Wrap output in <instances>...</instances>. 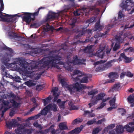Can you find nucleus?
<instances>
[{"label":"nucleus","instance_id":"nucleus-1","mask_svg":"<svg viewBox=\"0 0 134 134\" xmlns=\"http://www.w3.org/2000/svg\"><path fill=\"white\" fill-rule=\"evenodd\" d=\"M65 49L62 48L58 51V54L53 55L47 57H44L39 61L40 69H42L50 65L52 67L56 68L58 69H60V67L57 64L60 63V60L62 59V55Z\"/></svg>","mask_w":134,"mask_h":134},{"label":"nucleus","instance_id":"nucleus-2","mask_svg":"<svg viewBox=\"0 0 134 134\" xmlns=\"http://www.w3.org/2000/svg\"><path fill=\"white\" fill-rule=\"evenodd\" d=\"M18 60L19 65L24 69L27 74H32L33 72L35 71V69H40V65L39 64V61L37 64L35 63H28L24 59H19Z\"/></svg>","mask_w":134,"mask_h":134},{"label":"nucleus","instance_id":"nucleus-3","mask_svg":"<svg viewBox=\"0 0 134 134\" xmlns=\"http://www.w3.org/2000/svg\"><path fill=\"white\" fill-rule=\"evenodd\" d=\"M66 88L69 91L70 94H72L75 92V90L76 91L80 92L83 89L88 88L83 84L76 82L72 85H68L66 87Z\"/></svg>","mask_w":134,"mask_h":134},{"label":"nucleus","instance_id":"nucleus-4","mask_svg":"<svg viewBox=\"0 0 134 134\" xmlns=\"http://www.w3.org/2000/svg\"><path fill=\"white\" fill-rule=\"evenodd\" d=\"M34 13L24 12V14H21L18 15V17H21L22 18L23 21L29 24L30 23L31 21H34L35 19V16L36 15H34Z\"/></svg>","mask_w":134,"mask_h":134},{"label":"nucleus","instance_id":"nucleus-5","mask_svg":"<svg viewBox=\"0 0 134 134\" xmlns=\"http://www.w3.org/2000/svg\"><path fill=\"white\" fill-rule=\"evenodd\" d=\"M4 14H5V15H3V14L2 15L0 19V21L8 22L9 23H16V18L15 17L16 16L18 17V15H19L17 14L12 15L5 13H4Z\"/></svg>","mask_w":134,"mask_h":134},{"label":"nucleus","instance_id":"nucleus-6","mask_svg":"<svg viewBox=\"0 0 134 134\" xmlns=\"http://www.w3.org/2000/svg\"><path fill=\"white\" fill-rule=\"evenodd\" d=\"M59 15L58 13H55L52 11H49L46 18V21H52L55 19H58Z\"/></svg>","mask_w":134,"mask_h":134},{"label":"nucleus","instance_id":"nucleus-7","mask_svg":"<svg viewBox=\"0 0 134 134\" xmlns=\"http://www.w3.org/2000/svg\"><path fill=\"white\" fill-rule=\"evenodd\" d=\"M87 33L88 34L87 35V37L85 41H80L79 40L75 43V44H76L80 43H82L84 42H92L93 41L94 38L92 36L91 37V35H92V30H88L87 31Z\"/></svg>","mask_w":134,"mask_h":134},{"label":"nucleus","instance_id":"nucleus-8","mask_svg":"<svg viewBox=\"0 0 134 134\" xmlns=\"http://www.w3.org/2000/svg\"><path fill=\"white\" fill-rule=\"evenodd\" d=\"M83 74H81V75H79L77 76L73 79V81L75 82H79L81 83H87L88 81V77L85 76L83 78H81Z\"/></svg>","mask_w":134,"mask_h":134},{"label":"nucleus","instance_id":"nucleus-9","mask_svg":"<svg viewBox=\"0 0 134 134\" xmlns=\"http://www.w3.org/2000/svg\"><path fill=\"white\" fill-rule=\"evenodd\" d=\"M105 46L103 47L100 46L99 49L95 53V55L98 58H103L105 55V51L104 50L105 49Z\"/></svg>","mask_w":134,"mask_h":134},{"label":"nucleus","instance_id":"nucleus-10","mask_svg":"<svg viewBox=\"0 0 134 134\" xmlns=\"http://www.w3.org/2000/svg\"><path fill=\"white\" fill-rule=\"evenodd\" d=\"M128 35V34L127 33H125L123 35L122 33L121 32L119 35L116 36L115 39L119 43H122L123 42L125 38Z\"/></svg>","mask_w":134,"mask_h":134},{"label":"nucleus","instance_id":"nucleus-11","mask_svg":"<svg viewBox=\"0 0 134 134\" xmlns=\"http://www.w3.org/2000/svg\"><path fill=\"white\" fill-rule=\"evenodd\" d=\"M72 56V54L71 53H69L68 54L66 58L68 60V64H67V65H65L64 66V67L67 70H68V71H72L73 70V68L72 66L71 65H69V61L70 60H71L70 58Z\"/></svg>","mask_w":134,"mask_h":134},{"label":"nucleus","instance_id":"nucleus-12","mask_svg":"<svg viewBox=\"0 0 134 134\" xmlns=\"http://www.w3.org/2000/svg\"><path fill=\"white\" fill-rule=\"evenodd\" d=\"M117 61V60L114 59L109 61L103 65V69L104 70L107 69L111 68L113 65L112 64Z\"/></svg>","mask_w":134,"mask_h":134},{"label":"nucleus","instance_id":"nucleus-13","mask_svg":"<svg viewBox=\"0 0 134 134\" xmlns=\"http://www.w3.org/2000/svg\"><path fill=\"white\" fill-rule=\"evenodd\" d=\"M8 35L9 38L11 39L21 38V39L24 38V37L20 36H18L15 33L10 31L8 32Z\"/></svg>","mask_w":134,"mask_h":134},{"label":"nucleus","instance_id":"nucleus-14","mask_svg":"<svg viewBox=\"0 0 134 134\" xmlns=\"http://www.w3.org/2000/svg\"><path fill=\"white\" fill-rule=\"evenodd\" d=\"M105 95V94L102 93H100L96 96H93L92 98L97 103L99 100H102L104 97Z\"/></svg>","mask_w":134,"mask_h":134},{"label":"nucleus","instance_id":"nucleus-15","mask_svg":"<svg viewBox=\"0 0 134 134\" xmlns=\"http://www.w3.org/2000/svg\"><path fill=\"white\" fill-rule=\"evenodd\" d=\"M124 126L122 125H118L116 127L115 131L117 134H121L124 132Z\"/></svg>","mask_w":134,"mask_h":134},{"label":"nucleus","instance_id":"nucleus-16","mask_svg":"<svg viewBox=\"0 0 134 134\" xmlns=\"http://www.w3.org/2000/svg\"><path fill=\"white\" fill-rule=\"evenodd\" d=\"M79 59L77 56L76 55L73 57V59L72 60H70L69 61V63L70 64H73L74 65H79Z\"/></svg>","mask_w":134,"mask_h":134},{"label":"nucleus","instance_id":"nucleus-17","mask_svg":"<svg viewBox=\"0 0 134 134\" xmlns=\"http://www.w3.org/2000/svg\"><path fill=\"white\" fill-rule=\"evenodd\" d=\"M18 126H19L18 127L17 130H15V132L17 134H21L25 129L24 126L22 124H18Z\"/></svg>","mask_w":134,"mask_h":134},{"label":"nucleus","instance_id":"nucleus-18","mask_svg":"<svg viewBox=\"0 0 134 134\" xmlns=\"http://www.w3.org/2000/svg\"><path fill=\"white\" fill-rule=\"evenodd\" d=\"M121 56L124 60V62L126 63H129L131 62L133 60L132 57H129L125 55L124 53H121Z\"/></svg>","mask_w":134,"mask_h":134},{"label":"nucleus","instance_id":"nucleus-19","mask_svg":"<svg viewBox=\"0 0 134 134\" xmlns=\"http://www.w3.org/2000/svg\"><path fill=\"white\" fill-rule=\"evenodd\" d=\"M131 0H124L122 3V7L125 9H126L129 6L132 4Z\"/></svg>","mask_w":134,"mask_h":134},{"label":"nucleus","instance_id":"nucleus-20","mask_svg":"<svg viewBox=\"0 0 134 134\" xmlns=\"http://www.w3.org/2000/svg\"><path fill=\"white\" fill-rule=\"evenodd\" d=\"M47 106H49L48 109L49 111L51 110V111H53L54 112L58 111L57 105L53 103H50Z\"/></svg>","mask_w":134,"mask_h":134},{"label":"nucleus","instance_id":"nucleus-21","mask_svg":"<svg viewBox=\"0 0 134 134\" xmlns=\"http://www.w3.org/2000/svg\"><path fill=\"white\" fill-rule=\"evenodd\" d=\"M83 127V126L81 125L80 127H78L71 131L70 132L74 133V134H78L80 132Z\"/></svg>","mask_w":134,"mask_h":134},{"label":"nucleus","instance_id":"nucleus-22","mask_svg":"<svg viewBox=\"0 0 134 134\" xmlns=\"http://www.w3.org/2000/svg\"><path fill=\"white\" fill-rule=\"evenodd\" d=\"M59 126L61 130H66L68 129V128L67 126L66 123L65 122H63L60 123Z\"/></svg>","mask_w":134,"mask_h":134},{"label":"nucleus","instance_id":"nucleus-23","mask_svg":"<svg viewBox=\"0 0 134 134\" xmlns=\"http://www.w3.org/2000/svg\"><path fill=\"white\" fill-rule=\"evenodd\" d=\"M128 125V124L125 125L124 129H126L127 132L130 133H132L134 131V126L131 127Z\"/></svg>","mask_w":134,"mask_h":134},{"label":"nucleus","instance_id":"nucleus-24","mask_svg":"<svg viewBox=\"0 0 134 134\" xmlns=\"http://www.w3.org/2000/svg\"><path fill=\"white\" fill-rule=\"evenodd\" d=\"M120 87V85L119 83H118L114 85L112 88L110 89L109 91V92H111V91L113 92L118 90Z\"/></svg>","mask_w":134,"mask_h":134},{"label":"nucleus","instance_id":"nucleus-25","mask_svg":"<svg viewBox=\"0 0 134 134\" xmlns=\"http://www.w3.org/2000/svg\"><path fill=\"white\" fill-rule=\"evenodd\" d=\"M100 20L97 21L95 24V28L96 30H102L103 26L100 24Z\"/></svg>","mask_w":134,"mask_h":134},{"label":"nucleus","instance_id":"nucleus-26","mask_svg":"<svg viewBox=\"0 0 134 134\" xmlns=\"http://www.w3.org/2000/svg\"><path fill=\"white\" fill-rule=\"evenodd\" d=\"M52 99V96L50 95L48 97L43 99L44 106L46 105L48 103H49Z\"/></svg>","mask_w":134,"mask_h":134},{"label":"nucleus","instance_id":"nucleus-27","mask_svg":"<svg viewBox=\"0 0 134 134\" xmlns=\"http://www.w3.org/2000/svg\"><path fill=\"white\" fill-rule=\"evenodd\" d=\"M49 106H46L43 110H41V113L42 115H45L48 113V112L49 111L48 107Z\"/></svg>","mask_w":134,"mask_h":134},{"label":"nucleus","instance_id":"nucleus-28","mask_svg":"<svg viewBox=\"0 0 134 134\" xmlns=\"http://www.w3.org/2000/svg\"><path fill=\"white\" fill-rule=\"evenodd\" d=\"M83 121V119L82 118H77L74 120L72 122V123L73 125L76 124L77 123L81 122Z\"/></svg>","mask_w":134,"mask_h":134},{"label":"nucleus","instance_id":"nucleus-29","mask_svg":"<svg viewBox=\"0 0 134 134\" xmlns=\"http://www.w3.org/2000/svg\"><path fill=\"white\" fill-rule=\"evenodd\" d=\"M90 10L91 11H93L95 13L97 14H99L100 12L99 9L98 8H96L94 6L90 8Z\"/></svg>","mask_w":134,"mask_h":134},{"label":"nucleus","instance_id":"nucleus-30","mask_svg":"<svg viewBox=\"0 0 134 134\" xmlns=\"http://www.w3.org/2000/svg\"><path fill=\"white\" fill-rule=\"evenodd\" d=\"M116 95L109 101V103L110 106H112L114 107L115 106V102L116 100Z\"/></svg>","mask_w":134,"mask_h":134},{"label":"nucleus","instance_id":"nucleus-31","mask_svg":"<svg viewBox=\"0 0 134 134\" xmlns=\"http://www.w3.org/2000/svg\"><path fill=\"white\" fill-rule=\"evenodd\" d=\"M118 76V73L116 72H111L109 73L108 76L109 77H116Z\"/></svg>","mask_w":134,"mask_h":134},{"label":"nucleus","instance_id":"nucleus-32","mask_svg":"<svg viewBox=\"0 0 134 134\" xmlns=\"http://www.w3.org/2000/svg\"><path fill=\"white\" fill-rule=\"evenodd\" d=\"M29 87H30L31 86H34L36 85V83H34L31 80H29L27 81L25 83Z\"/></svg>","mask_w":134,"mask_h":134},{"label":"nucleus","instance_id":"nucleus-33","mask_svg":"<svg viewBox=\"0 0 134 134\" xmlns=\"http://www.w3.org/2000/svg\"><path fill=\"white\" fill-rule=\"evenodd\" d=\"M95 18L94 17H92L90 18L89 19H88L87 20L86 22V24L87 23L88 25L87 27H88L89 25L90 24V23H92L93 22H94L95 21Z\"/></svg>","mask_w":134,"mask_h":134},{"label":"nucleus","instance_id":"nucleus-34","mask_svg":"<svg viewBox=\"0 0 134 134\" xmlns=\"http://www.w3.org/2000/svg\"><path fill=\"white\" fill-rule=\"evenodd\" d=\"M107 27V30L104 33L101 34L100 36L103 37L105 35H106L107 33L109 32L110 29L112 27V26H110L109 25H108Z\"/></svg>","mask_w":134,"mask_h":134},{"label":"nucleus","instance_id":"nucleus-35","mask_svg":"<svg viewBox=\"0 0 134 134\" xmlns=\"http://www.w3.org/2000/svg\"><path fill=\"white\" fill-rule=\"evenodd\" d=\"M81 71L79 70H74V71L73 74H72L71 75L72 78L73 79H73L74 78V77H73V76L74 75L79 74H80V75H81V74H82V73H81ZM79 75V74H78V75ZM75 78V77H74V78Z\"/></svg>","mask_w":134,"mask_h":134},{"label":"nucleus","instance_id":"nucleus-36","mask_svg":"<svg viewBox=\"0 0 134 134\" xmlns=\"http://www.w3.org/2000/svg\"><path fill=\"white\" fill-rule=\"evenodd\" d=\"M97 102L94 101L92 98L91 100V103L88 104V105L89 106V108H91L92 106L93 105H95V104H97Z\"/></svg>","mask_w":134,"mask_h":134},{"label":"nucleus","instance_id":"nucleus-37","mask_svg":"<svg viewBox=\"0 0 134 134\" xmlns=\"http://www.w3.org/2000/svg\"><path fill=\"white\" fill-rule=\"evenodd\" d=\"M60 83H61L63 86H65L66 85V82L64 79H59Z\"/></svg>","mask_w":134,"mask_h":134},{"label":"nucleus","instance_id":"nucleus-38","mask_svg":"<svg viewBox=\"0 0 134 134\" xmlns=\"http://www.w3.org/2000/svg\"><path fill=\"white\" fill-rule=\"evenodd\" d=\"M119 43L116 42L115 45L114 46L113 48V51H116L117 50L119 49L120 47V45Z\"/></svg>","mask_w":134,"mask_h":134},{"label":"nucleus","instance_id":"nucleus-39","mask_svg":"<svg viewBox=\"0 0 134 134\" xmlns=\"http://www.w3.org/2000/svg\"><path fill=\"white\" fill-rule=\"evenodd\" d=\"M36 104V105H34V107H33L31 108L30 109V110L29 111H28L26 113V115H27L29 114L30 112L32 111H33L35 109V108H36V107H37V106H38V104Z\"/></svg>","mask_w":134,"mask_h":134},{"label":"nucleus","instance_id":"nucleus-40","mask_svg":"<svg viewBox=\"0 0 134 134\" xmlns=\"http://www.w3.org/2000/svg\"><path fill=\"white\" fill-rule=\"evenodd\" d=\"M32 132V131L31 130L25 129L23 133L20 134H31Z\"/></svg>","mask_w":134,"mask_h":134},{"label":"nucleus","instance_id":"nucleus-41","mask_svg":"<svg viewBox=\"0 0 134 134\" xmlns=\"http://www.w3.org/2000/svg\"><path fill=\"white\" fill-rule=\"evenodd\" d=\"M107 61V60H101L100 61H97L94 63V65H96L102 63H104Z\"/></svg>","mask_w":134,"mask_h":134},{"label":"nucleus","instance_id":"nucleus-42","mask_svg":"<svg viewBox=\"0 0 134 134\" xmlns=\"http://www.w3.org/2000/svg\"><path fill=\"white\" fill-rule=\"evenodd\" d=\"M58 88L57 87H55L53 88L51 91V92L53 93V96H55L57 95V93L58 91Z\"/></svg>","mask_w":134,"mask_h":134},{"label":"nucleus","instance_id":"nucleus-43","mask_svg":"<svg viewBox=\"0 0 134 134\" xmlns=\"http://www.w3.org/2000/svg\"><path fill=\"white\" fill-rule=\"evenodd\" d=\"M100 131V130L98 127H97L93 130L92 133V134H96L98 133Z\"/></svg>","mask_w":134,"mask_h":134},{"label":"nucleus","instance_id":"nucleus-44","mask_svg":"<svg viewBox=\"0 0 134 134\" xmlns=\"http://www.w3.org/2000/svg\"><path fill=\"white\" fill-rule=\"evenodd\" d=\"M76 21L77 20L76 19H72L70 21V25L73 27L74 26Z\"/></svg>","mask_w":134,"mask_h":134},{"label":"nucleus","instance_id":"nucleus-45","mask_svg":"<svg viewBox=\"0 0 134 134\" xmlns=\"http://www.w3.org/2000/svg\"><path fill=\"white\" fill-rule=\"evenodd\" d=\"M98 92L97 91H95L94 90H92L90 92H88V94L89 95H94L97 94Z\"/></svg>","mask_w":134,"mask_h":134},{"label":"nucleus","instance_id":"nucleus-46","mask_svg":"<svg viewBox=\"0 0 134 134\" xmlns=\"http://www.w3.org/2000/svg\"><path fill=\"white\" fill-rule=\"evenodd\" d=\"M127 100L129 102L132 103L134 102V98L131 95H130L127 98Z\"/></svg>","mask_w":134,"mask_h":134},{"label":"nucleus","instance_id":"nucleus-47","mask_svg":"<svg viewBox=\"0 0 134 134\" xmlns=\"http://www.w3.org/2000/svg\"><path fill=\"white\" fill-rule=\"evenodd\" d=\"M48 132V130L47 129H46L44 131H42V129H40V130L37 132V133H40L41 134H43L47 133Z\"/></svg>","mask_w":134,"mask_h":134},{"label":"nucleus","instance_id":"nucleus-48","mask_svg":"<svg viewBox=\"0 0 134 134\" xmlns=\"http://www.w3.org/2000/svg\"><path fill=\"white\" fill-rule=\"evenodd\" d=\"M92 47L91 46H87L84 49L83 51L85 53H88L89 52L90 50L92 48Z\"/></svg>","mask_w":134,"mask_h":134},{"label":"nucleus","instance_id":"nucleus-49","mask_svg":"<svg viewBox=\"0 0 134 134\" xmlns=\"http://www.w3.org/2000/svg\"><path fill=\"white\" fill-rule=\"evenodd\" d=\"M74 14L75 16H78L81 15V10H77L76 11L74 12Z\"/></svg>","mask_w":134,"mask_h":134},{"label":"nucleus","instance_id":"nucleus-50","mask_svg":"<svg viewBox=\"0 0 134 134\" xmlns=\"http://www.w3.org/2000/svg\"><path fill=\"white\" fill-rule=\"evenodd\" d=\"M3 49L4 50L9 51L10 53H12L13 51L11 48L8 47L6 46L4 47Z\"/></svg>","mask_w":134,"mask_h":134},{"label":"nucleus","instance_id":"nucleus-51","mask_svg":"<svg viewBox=\"0 0 134 134\" xmlns=\"http://www.w3.org/2000/svg\"><path fill=\"white\" fill-rule=\"evenodd\" d=\"M106 104V103H103L102 102L100 104V105L99 107H98L97 108L98 109H101L104 107Z\"/></svg>","mask_w":134,"mask_h":134},{"label":"nucleus","instance_id":"nucleus-52","mask_svg":"<svg viewBox=\"0 0 134 134\" xmlns=\"http://www.w3.org/2000/svg\"><path fill=\"white\" fill-rule=\"evenodd\" d=\"M79 65L82 64H86V63H84V62L86 61V59H79Z\"/></svg>","mask_w":134,"mask_h":134},{"label":"nucleus","instance_id":"nucleus-53","mask_svg":"<svg viewBox=\"0 0 134 134\" xmlns=\"http://www.w3.org/2000/svg\"><path fill=\"white\" fill-rule=\"evenodd\" d=\"M34 126L36 127H38L40 129H42V127L41 125L39 124L37 122H35L34 123Z\"/></svg>","mask_w":134,"mask_h":134},{"label":"nucleus","instance_id":"nucleus-54","mask_svg":"<svg viewBox=\"0 0 134 134\" xmlns=\"http://www.w3.org/2000/svg\"><path fill=\"white\" fill-rule=\"evenodd\" d=\"M15 110L14 109H11L10 112L9 113V115L11 116H13L15 114Z\"/></svg>","mask_w":134,"mask_h":134},{"label":"nucleus","instance_id":"nucleus-55","mask_svg":"<svg viewBox=\"0 0 134 134\" xmlns=\"http://www.w3.org/2000/svg\"><path fill=\"white\" fill-rule=\"evenodd\" d=\"M11 102L12 103L13 105L15 107H17L18 106V104L14 100L12 99L11 101Z\"/></svg>","mask_w":134,"mask_h":134},{"label":"nucleus","instance_id":"nucleus-56","mask_svg":"<svg viewBox=\"0 0 134 134\" xmlns=\"http://www.w3.org/2000/svg\"><path fill=\"white\" fill-rule=\"evenodd\" d=\"M125 73L126 75L128 77H132L133 76V74H132L130 71L126 72Z\"/></svg>","mask_w":134,"mask_h":134},{"label":"nucleus","instance_id":"nucleus-57","mask_svg":"<svg viewBox=\"0 0 134 134\" xmlns=\"http://www.w3.org/2000/svg\"><path fill=\"white\" fill-rule=\"evenodd\" d=\"M47 28V31H48L50 30H51L53 28L52 26L50 25L48 23H47L46 25Z\"/></svg>","mask_w":134,"mask_h":134},{"label":"nucleus","instance_id":"nucleus-58","mask_svg":"<svg viewBox=\"0 0 134 134\" xmlns=\"http://www.w3.org/2000/svg\"><path fill=\"white\" fill-rule=\"evenodd\" d=\"M43 89L42 86L41 85H38L36 87V90L38 91H40Z\"/></svg>","mask_w":134,"mask_h":134},{"label":"nucleus","instance_id":"nucleus-59","mask_svg":"<svg viewBox=\"0 0 134 134\" xmlns=\"http://www.w3.org/2000/svg\"><path fill=\"white\" fill-rule=\"evenodd\" d=\"M14 79L16 82H20V80L21 79L20 77L19 76H15L14 77Z\"/></svg>","mask_w":134,"mask_h":134},{"label":"nucleus","instance_id":"nucleus-60","mask_svg":"<svg viewBox=\"0 0 134 134\" xmlns=\"http://www.w3.org/2000/svg\"><path fill=\"white\" fill-rule=\"evenodd\" d=\"M44 8L43 7H41L39 8L38 9V10H37V12L34 13V15H36V16H37L40 10L41 9H43Z\"/></svg>","mask_w":134,"mask_h":134},{"label":"nucleus","instance_id":"nucleus-61","mask_svg":"<svg viewBox=\"0 0 134 134\" xmlns=\"http://www.w3.org/2000/svg\"><path fill=\"white\" fill-rule=\"evenodd\" d=\"M124 17V15L122 14V12L121 11H120L118 14V19H121L122 17Z\"/></svg>","mask_w":134,"mask_h":134},{"label":"nucleus","instance_id":"nucleus-62","mask_svg":"<svg viewBox=\"0 0 134 134\" xmlns=\"http://www.w3.org/2000/svg\"><path fill=\"white\" fill-rule=\"evenodd\" d=\"M115 126V125L114 124H111L108 126L107 127V129L108 130L110 129H112L114 128Z\"/></svg>","mask_w":134,"mask_h":134},{"label":"nucleus","instance_id":"nucleus-63","mask_svg":"<svg viewBox=\"0 0 134 134\" xmlns=\"http://www.w3.org/2000/svg\"><path fill=\"white\" fill-rule=\"evenodd\" d=\"M96 122V121L94 120H91L88 121L87 123V124L88 125H90L93 124L94 123Z\"/></svg>","mask_w":134,"mask_h":134},{"label":"nucleus","instance_id":"nucleus-64","mask_svg":"<svg viewBox=\"0 0 134 134\" xmlns=\"http://www.w3.org/2000/svg\"><path fill=\"white\" fill-rule=\"evenodd\" d=\"M134 49H133L131 47H130L129 48H128L125 49H124V51H129V52H132L133 51Z\"/></svg>","mask_w":134,"mask_h":134}]
</instances>
